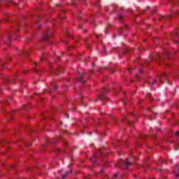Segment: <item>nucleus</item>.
Returning a JSON list of instances; mask_svg holds the SVG:
<instances>
[{"label": "nucleus", "mask_w": 179, "mask_h": 179, "mask_svg": "<svg viewBox=\"0 0 179 179\" xmlns=\"http://www.w3.org/2000/svg\"><path fill=\"white\" fill-rule=\"evenodd\" d=\"M86 75V73H83L80 78H77L78 82H79V83H86V80H83L85 79V78H87V76H85Z\"/></svg>", "instance_id": "f257e3e1"}, {"label": "nucleus", "mask_w": 179, "mask_h": 179, "mask_svg": "<svg viewBox=\"0 0 179 179\" xmlns=\"http://www.w3.org/2000/svg\"><path fill=\"white\" fill-rule=\"evenodd\" d=\"M50 36H51V34L48 33V29H47L46 32L43 34L42 40H43V41H47V40L50 38Z\"/></svg>", "instance_id": "f03ea898"}, {"label": "nucleus", "mask_w": 179, "mask_h": 179, "mask_svg": "<svg viewBox=\"0 0 179 179\" xmlns=\"http://www.w3.org/2000/svg\"><path fill=\"white\" fill-rule=\"evenodd\" d=\"M62 71L64 72V70H63L62 67L58 66V68H57L55 69H52L51 70V72L56 73V75H58V73L59 72H62Z\"/></svg>", "instance_id": "7ed1b4c3"}, {"label": "nucleus", "mask_w": 179, "mask_h": 179, "mask_svg": "<svg viewBox=\"0 0 179 179\" xmlns=\"http://www.w3.org/2000/svg\"><path fill=\"white\" fill-rule=\"evenodd\" d=\"M121 31H127V27L124 26L123 27H120V29L117 31L119 36H120Z\"/></svg>", "instance_id": "20e7f679"}, {"label": "nucleus", "mask_w": 179, "mask_h": 179, "mask_svg": "<svg viewBox=\"0 0 179 179\" xmlns=\"http://www.w3.org/2000/svg\"><path fill=\"white\" fill-rule=\"evenodd\" d=\"M124 167H126V169H128V166H131V162L128 161V159H126L124 162Z\"/></svg>", "instance_id": "39448f33"}, {"label": "nucleus", "mask_w": 179, "mask_h": 179, "mask_svg": "<svg viewBox=\"0 0 179 179\" xmlns=\"http://www.w3.org/2000/svg\"><path fill=\"white\" fill-rule=\"evenodd\" d=\"M157 80H158L161 85H163V78H162V77H157Z\"/></svg>", "instance_id": "423d86ee"}, {"label": "nucleus", "mask_w": 179, "mask_h": 179, "mask_svg": "<svg viewBox=\"0 0 179 179\" xmlns=\"http://www.w3.org/2000/svg\"><path fill=\"white\" fill-rule=\"evenodd\" d=\"M98 99L99 100H106V96H104V95H99Z\"/></svg>", "instance_id": "0eeeda50"}, {"label": "nucleus", "mask_w": 179, "mask_h": 179, "mask_svg": "<svg viewBox=\"0 0 179 179\" xmlns=\"http://www.w3.org/2000/svg\"><path fill=\"white\" fill-rule=\"evenodd\" d=\"M68 174H69V171L66 172L65 174L62 176V179L66 178Z\"/></svg>", "instance_id": "6e6552de"}, {"label": "nucleus", "mask_w": 179, "mask_h": 179, "mask_svg": "<svg viewBox=\"0 0 179 179\" xmlns=\"http://www.w3.org/2000/svg\"><path fill=\"white\" fill-rule=\"evenodd\" d=\"M22 53L24 54L26 57H29V51H22Z\"/></svg>", "instance_id": "1a4fd4ad"}, {"label": "nucleus", "mask_w": 179, "mask_h": 179, "mask_svg": "<svg viewBox=\"0 0 179 179\" xmlns=\"http://www.w3.org/2000/svg\"><path fill=\"white\" fill-rule=\"evenodd\" d=\"M167 17H169L160 16L159 19L160 21H162V20H164L165 19H167Z\"/></svg>", "instance_id": "9d476101"}, {"label": "nucleus", "mask_w": 179, "mask_h": 179, "mask_svg": "<svg viewBox=\"0 0 179 179\" xmlns=\"http://www.w3.org/2000/svg\"><path fill=\"white\" fill-rule=\"evenodd\" d=\"M94 157H96V155H93L92 158L90 159V162H92V163H96V160H94L93 159H94Z\"/></svg>", "instance_id": "9b49d317"}, {"label": "nucleus", "mask_w": 179, "mask_h": 179, "mask_svg": "<svg viewBox=\"0 0 179 179\" xmlns=\"http://www.w3.org/2000/svg\"><path fill=\"white\" fill-rule=\"evenodd\" d=\"M161 75H162V78H165V79H166V78H167V73H162Z\"/></svg>", "instance_id": "f8f14e48"}, {"label": "nucleus", "mask_w": 179, "mask_h": 179, "mask_svg": "<svg viewBox=\"0 0 179 179\" xmlns=\"http://www.w3.org/2000/svg\"><path fill=\"white\" fill-rule=\"evenodd\" d=\"M119 20H122L124 19V16L122 15H119L118 17Z\"/></svg>", "instance_id": "ddd939ff"}, {"label": "nucleus", "mask_w": 179, "mask_h": 179, "mask_svg": "<svg viewBox=\"0 0 179 179\" xmlns=\"http://www.w3.org/2000/svg\"><path fill=\"white\" fill-rule=\"evenodd\" d=\"M52 87L54 89V90H58V87L57 85H52Z\"/></svg>", "instance_id": "4468645a"}, {"label": "nucleus", "mask_w": 179, "mask_h": 179, "mask_svg": "<svg viewBox=\"0 0 179 179\" xmlns=\"http://www.w3.org/2000/svg\"><path fill=\"white\" fill-rule=\"evenodd\" d=\"M31 145V142L25 143V146H30Z\"/></svg>", "instance_id": "2eb2a0df"}, {"label": "nucleus", "mask_w": 179, "mask_h": 179, "mask_svg": "<svg viewBox=\"0 0 179 179\" xmlns=\"http://www.w3.org/2000/svg\"><path fill=\"white\" fill-rule=\"evenodd\" d=\"M22 108H25V110H29V108H27V106H26V105H23Z\"/></svg>", "instance_id": "dca6fc26"}, {"label": "nucleus", "mask_w": 179, "mask_h": 179, "mask_svg": "<svg viewBox=\"0 0 179 179\" xmlns=\"http://www.w3.org/2000/svg\"><path fill=\"white\" fill-rule=\"evenodd\" d=\"M44 58H45V57L44 55H42L41 58V61H44Z\"/></svg>", "instance_id": "f3484780"}, {"label": "nucleus", "mask_w": 179, "mask_h": 179, "mask_svg": "<svg viewBox=\"0 0 179 179\" xmlns=\"http://www.w3.org/2000/svg\"><path fill=\"white\" fill-rule=\"evenodd\" d=\"M175 135H176V136H179V131H176Z\"/></svg>", "instance_id": "a211bd4d"}, {"label": "nucleus", "mask_w": 179, "mask_h": 179, "mask_svg": "<svg viewBox=\"0 0 179 179\" xmlns=\"http://www.w3.org/2000/svg\"><path fill=\"white\" fill-rule=\"evenodd\" d=\"M85 179H92V177L91 176H85Z\"/></svg>", "instance_id": "6ab92c4d"}, {"label": "nucleus", "mask_w": 179, "mask_h": 179, "mask_svg": "<svg viewBox=\"0 0 179 179\" xmlns=\"http://www.w3.org/2000/svg\"><path fill=\"white\" fill-rule=\"evenodd\" d=\"M114 178H117V177H118V174L117 173H115L114 176H113Z\"/></svg>", "instance_id": "aec40b11"}, {"label": "nucleus", "mask_w": 179, "mask_h": 179, "mask_svg": "<svg viewBox=\"0 0 179 179\" xmlns=\"http://www.w3.org/2000/svg\"><path fill=\"white\" fill-rule=\"evenodd\" d=\"M132 122H134L129 121V125H131L132 127Z\"/></svg>", "instance_id": "412c9836"}, {"label": "nucleus", "mask_w": 179, "mask_h": 179, "mask_svg": "<svg viewBox=\"0 0 179 179\" xmlns=\"http://www.w3.org/2000/svg\"><path fill=\"white\" fill-rule=\"evenodd\" d=\"M176 37H177V38H179V34L178 33L176 34Z\"/></svg>", "instance_id": "4be33fe9"}, {"label": "nucleus", "mask_w": 179, "mask_h": 179, "mask_svg": "<svg viewBox=\"0 0 179 179\" xmlns=\"http://www.w3.org/2000/svg\"><path fill=\"white\" fill-rule=\"evenodd\" d=\"M156 83V80H154V81L152 83V85H155Z\"/></svg>", "instance_id": "5701e85b"}, {"label": "nucleus", "mask_w": 179, "mask_h": 179, "mask_svg": "<svg viewBox=\"0 0 179 179\" xmlns=\"http://www.w3.org/2000/svg\"><path fill=\"white\" fill-rule=\"evenodd\" d=\"M15 167V164L12 165L11 167H10L9 169H13Z\"/></svg>", "instance_id": "b1692460"}, {"label": "nucleus", "mask_w": 179, "mask_h": 179, "mask_svg": "<svg viewBox=\"0 0 179 179\" xmlns=\"http://www.w3.org/2000/svg\"><path fill=\"white\" fill-rule=\"evenodd\" d=\"M149 110H150V111H151L152 113H153L155 114V111H153V110H152L150 108Z\"/></svg>", "instance_id": "393cba45"}, {"label": "nucleus", "mask_w": 179, "mask_h": 179, "mask_svg": "<svg viewBox=\"0 0 179 179\" xmlns=\"http://www.w3.org/2000/svg\"><path fill=\"white\" fill-rule=\"evenodd\" d=\"M174 43H175V44H178V41H175Z\"/></svg>", "instance_id": "a878e982"}, {"label": "nucleus", "mask_w": 179, "mask_h": 179, "mask_svg": "<svg viewBox=\"0 0 179 179\" xmlns=\"http://www.w3.org/2000/svg\"><path fill=\"white\" fill-rule=\"evenodd\" d=\"M8 2H9V3H12V1L10 0H8Z\"/></svg>", "instance_id": "bb28decb"}, {"label": "nucleus", "mask_w": 179, "mask_h": 179, "mask_svg": "<svg viewBox=\"0 0 179 179\" xmlns=\"http://www.w3.org/2000/svg\"><path fill=\"white\" fill-rule=\"evenodd\" d=\"M10 41V35H9V36H8V41Z\"/></svg>", "instance_id": "cd10ccee"}, {"label": "nucleus", "mask_w": 179, "mask_h": 179, "mask_svg": "<svg viewBox=\"0 0 179 179\" xmlns=\"http://www.w3.org/2000/svg\"><path fill=\"white\" fill-rule=\"evenodd\" d=\"M157 58H160V55H157Z\"/></svg>", "instance_id": "c85d7f7f"}, {"label": "nucleus", "mask_w": 179, "mask_h": 179, "mask_svg": "<svg viewBox=\"0 0 179 179\" xmlns=\"http://www.w3.org/2000/svg\"><path fill=\"white\" fill-rule=\"evenodd\" d=\"M140 73H143V71L140 70Z\"/></svg>", "instance_id": "c756f323"}, {"label": "nucleus", "mask_w": 179, "mask_h": 179, "mask_svg": "<svg viewBox=\"0 0 179 179\" xmlns=\"http://www.w3.org/2000/svg\"><path fill=\"white\" fill-rule=\"evenodd\" d=\"M166 55L169 57V55H170L169 52H166Z\"/></svg>", "instance_id": "7c9ffc66"}, {"label": "nucleus", "mask_w": 179, "mask_h": 179, "mask_svg": "<svg viewBox=\"0 0 179 179\" xmlns=\"http://www.w3.org/2000/svg\"><path fill=\"white\" fill-rule=\"evenodd\" d=\"M110 71L112 72V73H114V71L113 70L110 69Z\"/></svg>", "instance_id": "2f4dec72"}, {"label": "nucleus", "mask_w": 179, "mask_h": 179, "mask_svg": "<svg viewBox=\"0 0 179 179\" xmlns=\"http://www.w3.org/2000/svg\"><path fill=\"white\" fill-rule=\"evenodd\" d=\"M7 45H10V43H9L8 42H7Z\"/></svg>", "instance_id": "473e14b6"}, {"label": "nucleus", "mask_w": 179, "mask_h": 179, "mask_svg": "<svg viewBox=\"0 0 179 179\" xmlns=\"http://www.w3.org/2000/svg\"><path fill=\"white\" fill-rule=\"evenodd\" d=\"M94 102H95V103H97V99H95V100H94Z\"/></svg>", "instance_id": "72a5a7b5"}, {"label": "nucleus", "mask_w": 179, "mask_h": 179, "mask_svg": "<svg viewBox=\"0 0 179 179\" xmlns=\"http://www.w3.org/2000/svg\"><path fill=\"white\" fill-rule=\"evenodd\" d=\"M105 33H106V34H107V33H108V32H107V30H105Z\"/></svg>", "instance_id": "f704fd0d"}, {"label": "nucleus", "mask_w": 179, "mask_h": 179, "mask_svg": "<svg viewBox=\"0 0 179 179\" xmlns=\"http://www.w3.org/2000/svg\"><path fill=\"white\" fill-rule=\"evenodd\" d=\"M136 78H139V76L138 75L136 76Z\"/></svg>", "instance_id": "c9c22d12"}, {"label": "nucleus", "mask_w": 179, "mask_h": 179, "mask_svg": "<svg viewBox=\"0 0 179 179\" xmlns=\"http://www.w3.org/2000/svg\"><path fill=\"white\" fill-rule=\"evenodd\" d=\"M173 17V14H171V15L169 16V17Z\"/></svg>", "instance_id": "e433bc0d"}, {"label": "nucleus", "mask_w": 179, "mask_h": 179, "mask_svg": "<svg viewBox=\"0 0 179 179\" xmlns=\"http://www.w3.org/2000/svg\"><path fill=\"white\" fill-rule=\"evenodd\" d=\"M3 143H6V141H3Z\"/></svg>", "instance_id": "4c0bfd02"}, {"label": "nucleus", "mask_w": 179, "mask_h": 179, "mask_svg": "<svg viewBox=\"0 0 179 179\" xmlns=\"http://www.w3.org/2000/svg\"><path fill=\"white\" fill-rule=\"evenodd\" d=\"M176 177H179V174H177V175H176Z\"/></svg>", "instance_id": "58836bf2"}, {"label": "nucleus", "mask_w": 179, "mask_h": 179, "mask_svg": "<svg viewBox=\"0 0 179 179\" xmlns=\"http://www.w3.org/2000/svg\"><path fill=\"white\" fill-rule=\"evenodd\" d=\"M1 65H2V66H3V65H4L3 63H1Z\"/></svg>", "instance_id": "ea45409f"}, {"label": "nucleus", "mask_w": 179, "mask_h": 179, "mask_svg": "<svg viewBox=\"0 0 179 179\" xmlns=\"http://www.w3.org/2000/svg\"><path fill=\"white\" fill-rule=\"evenodd\" d=\"M36 73H38V70H36Z\"/></svg>", "instance_id": "a19ab883"}, {"label": "nucleus", "mask_w": 179, "mask_h": 179, "mask_svg": "<svg viewBox=\"0 0 179 179\" xmlns=\"http://www.w3.org/2000/svg\"><path fill=\"white\" fill-rule=\"evenodd\" d=\"M148 96H152V94H148Z\"/></svg>", "instance_id": "79ce46f5"}, {"label": "nucleus", "mask_w": 179, "mask_h": 179, "mask_svg": "<svg viewBox=\"0 0 179 179\" xmlns=\"http://www.w3.org/2000/svg\"><path fill=\"white\" fill-rule=\"evenodd\" d=\"M131 115H135V114L134 113H131Z\"/></svg>", "instance_id": "37998d69"}, {"label": "nucleus", "mask_w": 179, "mask_h": 179, "mask_svg": "<svg viewBox=\"0 0 179 179\" xmlns=\"http://www.w3.org/2000/svg\"><path fill=\"white\" fill-rule=\"evenodd\" d=\"M150 120L152 121V117H150Z\"/></svg>", "instance_id": "c03bdc74"}, {"label": "nucleus", "mask_w": 179, "mask_h": 179, "mask_svg": "<svg viewBox=\"0 0 179 179\" xmlns=\"http://www.w3.org/2000/svg\"><path fill=\"white\" fill-rule=\"evenodd\" d=\"M57 5V6H59V4H56Z\"/></svg>", "instance_id": "a18cd8bd"}, {"label": "nucleus", "mask_w": 179, "mask_h": 179, "mask_svg": "<svg viewBox=\"0 0 179 179\" xmlns=\"http://www.w3.org/2000/svg\"><path fill=\"white\" fill-rule=\"evenodd\" d=\"M176 13L179 14V11H177Z\"/></svg>", "instance_id": "49530a36"}, {"label": "nucleus", "mask_w": 179, "mask_h": 179, "mask_svg": "<svg viewBox=\"0 0 179 179\" xmlns=\"http://www.w3.org/2000/svg\"><path fill=\"white\" fill-rule=\"evenodd\" d=\"M163 163H166V161L164 160V161H163Z\"/></svg>", "instance_id": "de8ad7c7"}, {"label": "nucleus", "mask_w": 179, "mask_h": 179, "mask_svg": "<svg viewBox=\"0 0 179 179\" xmlns=\"http://www.w3.org/2000/svg\"><path fill=\"white\" fill-rule=\"evenodd\" d=\"M90 23H91L92 24H93V22H91Z\"/></svg>", "instance_id": "09e8293b"}, {"label": "nucleus", "mask_w": 179, "mask_h": 179, "mask_svg": "<svg viewBox=\"0 0 179 179\" xmlns=\"http://www.w3.org/2000/svg\"><path fill=\"white\" fill-rule=\"evenodd\" d=\"M34 65H37V63H34Z\"/></svg>", "instance_id": "8fccbe9b"}, {"label": "nucleus", "mask_w": 179, "mask_h": 179, "mask_svg": "<svg viewBox=\"0 0 179 179\" xmlns=\"http://www.w3.org/2000/svg\"><path fill=\"white\" fill-rule=\"evenodd\" d=\"M67 118H69V115H67Z\"/></svg>", "instance_id": "3c124183"}, {"label": "nucleus", "mask_w": 179, "mask_h": 179, "mask_svg": "<svg viewBox=\"0 0 179 179\" xmlns=\"http://www.w3.org/2000/svg\"><path fill=\"white\" fill-rule=\"evenodd\" d=\"M101 173H103V170L101 171Z\"/></svg>", "instance_id": "603ef678"}, {"label": "nucleus", "mask_w": 179, "mask_h": 179, "mask_svg": "<svg viewBox=\"0 0 179 179\" xmlns=\"http://www.w3.org/2000/svg\"><path fill=\"white\" fill-rule=\"evenodd\" d=\"M22 142H23V139H21Z\"/></svg>", "instance_id": "864d4df0"}, {"label": "nucleus", "mask_w": 179, "mask_h": 179, "mask_svg": "<svg viewBox=\"0 0 179 179\" xmlns=\"http://www.w3.org/2000/svg\"><path fill=\"white\" fill-rule=\"evenodd\" d=\"M38 17H40V15H38Z\"/></svg>", "instance_id": "5fc2aeb1"}, {"label": "nucleus", "mask_w": 179, "mask_h": 179, "mask_svg": "<svg viewBox=\"0 0 179 179\" xmlns=\"http://www.w3.org/2000/svg\"><path fill=\"white\" fill-rule=\"evenodd\" d=\"M16 30H19V29L17 28Z\"/></svg>", "instance_id": "6e6d98bb"}, {"label": "nucleus", "mask_w": 179, "mask_h": 179, "mask_svg": "<svg viewBox=\"0 0 179 179\" xmlns=\"http://www.w3.org/2000/svg\"><path fill=\"white\" fill-rule=\"evenodd\" d=\"M99 36H97V38H99Z\"/></svg>", "instance_id": "4d7b16f0"}, {"label": "nucleus", "mask_w": 179, "mask_h": 179, "mask_svg": "<svg viewBox=\"0 0 179 179\" xmlns=\"http://www.w3.org/2000/svg\"><path fill=\"white\" fill-rule=\"evenodd\" d=\"M69 167H71V165H69Z\"/></svg>", "instance_id": "13d9d810"}, {"label": "nucleus", "mask_w": 179, "mask_h": 179, "mask_svg": "<svg viewBox=\"0 0 179 179\" xmlns=\"http://www.w3.org/2000/svg\"><path fill=\"white\" fill-rule=\"evenodd\" d=\"M128 71H129V69Z\"/></svg>", "instance_id": "bf43d9fd"}, {"label": "nucleus", "mask_w": 179, "mask_h": 179, "mask_svg": "<svg viewBox=\"0 0 179 179\" xmlns=\"http://www.w3.org/2000/svg\"><path fill=\"white\" fill-rule=\"evenodd\" d=\"M13 113H16V112L14 111Z\"/></svg>", "instance_id": "052dcab7"}]
</instances>
